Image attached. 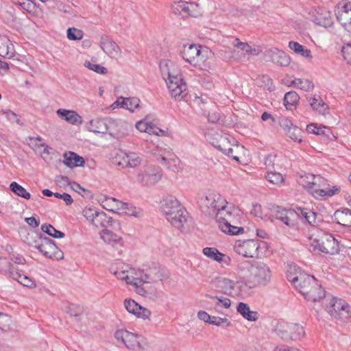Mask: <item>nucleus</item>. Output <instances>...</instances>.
Instances as JSON below:
<instances>
[{
    "label": "nucleus",
    "mask_w": 351,
    "mask_h": 351,
    "mask_svg": "<svg viewBox=\"0 0 351 351\" xmlns=\"http://www.w3.org/2000/svg\"><path fill=\"white\" fill-rule=\"evenodd\" d=\"M239 223L228 224L219 228L222 232L230 235H237L243 233L244 228L238 226Z\"/></svg>",
    "instance_id": "44"
},
{
    "label": "nucleus",
    "mask_w": 351,
    "mask_h": 351,
    "mask_svg": "<svg viewBox=\"0 0 351 351\" xmlns=\"http://www.w3.org/2000/svg\"><path fill=\"white\" fill-rule=\"evenodd\" d=\"M272 61L281 66H287L290 64L289 57L285 52L278 49L273 52Z\"/></svg>",
    "instance_id": "37"
},
{
    "label": "nucleus",
    "mask_w": 351,
    "mask_h": 351,
    "mask_svg": "<svg viewBox=\"0 0 351 351\" xmlns=\"http://www.w3.org/2000/svg\"><path fill=\"white\" fill-rule=\"evenodd\" d=\"M99 210L93 208H86L83 210V215L93 222V219H95L96 217L95 214H97Z\"/></svg>",
    "instance_id": "64"
},
{
    "label": "nucleus",
    "mask_w": 351,
    "mask_h": 351,
    "mask_svg": "<svg viewBox=\"0 0 351 351\" xmlns=\"http://www.w3.org/2000/svg\"><path fill=\"white\" fill-rule=\"evenodd\" d=\"M295 213L293 209H288L285 215H283L282 218L278 219V220L288 227H293L295 224Z\"/></svg>",
    "instance_id": "46"
},
{
    "label": "nucleus",
    "mask_w": 351,
    "mask_h": 351,
    "mask_svg": "<svg viewBox=\"0 0 351 351\" xmlns=\"http://www.w3.org/2000/svg\"><path fill=\"white\" fill-rule=\"evenodd\" d=\"M306 130L308 133L321 135L326 134V130L329 131L330 129L324 125H318L317 123H311L306 126Z\"/></svg>",
    "instance_id": "50"
},
{
    "label": "nucleus",
    "mask_w": 351,
    "mask_h": 351,
    "mask_svg": "<svg viewBox=\"0 0 351 351\" xmlns=\"http://www.w3.org/2000/svg\"><path fill=\"white\" fill-rule=\"evenodd\" d=\"M288 280L294 285L300 293L303 295L308 294L311 298L313 297V292L310 291V289L313 286L317 287V281L315 278L308 274H300L299 276L293 277V278H291V276L288 275Z\"/></svg>",
    "instance_id": "12"
},
{
    "label": "nucleus",
    "mask_w": 351,
    "mask_h": 351,
    "mask_svg": "<svg viewBox=\"0 0 351 351\" xmlns=\"http://www.w3.org/2000/svg\"><path fill=\"white\" fill-rule=\"evenodd\" d=\"M205 298L213 300L214 309L217 312H220L221 308H228L231 305V300L223 296H214L206 293L205 294Z\"/></svg>",
    "instance_id": "33"
},
{
    "label": "nucleus",
    "mask_w": 351,
    "mask_h": 351,
    "mask_svg": "<svg viewBox=\"0 0 351 351\" xmlns=\"http://www.w3.org/2000/svg\"><path fill=\"white\" fill-rule=\"evenodd\" d=\"M267 180L274 184H280L283 183L284 178L281 173L278 172H268L265 176Z\"/></svg>",
    "instance_id": "52"
},
{
    "label": "nucleus",
    "mask_w": 351,
    "mask_h": 351,
    "mask_svg": "<svg viewBox=\"0 0 351 351\" xmlns=\"http://www.w3.org/2000/svg\"><path fill=\"white\" fill-rule=\"evenodd\" d=\"M12 44H2L0 45V56L6 58H11L14 56L13 48Z\"/></svg>",
    "instance_id": "57"
},
{
    "label": "nucleus",
    "mask_w": 351,
    "mask_h": 351,
    "mask_svg": "<svg viewBox=\"0 0 351 351\" xmlns=\"http://www.w3.org/2000/svg\"><path fill=\"white\" fill-rule=\"evenodd\" d=\"M300 99L298 94L295 91L287 92L284 97V105L287 110L295 106Z\"/></svg>",
    "instance_id": "39"
},
{
    "label": "nucleus",
    "mask_w": 351,
    "mask_h": 351,
    "mask_svg": "<svg viewBox=\"0 0 351 351\" xmlns=\"http://www.w3.org/2000/svg\"><path fill=\"white\" fill-rule=\"evenodd\" d=\"M169 64L171 62L169 60H162L160 62L159 66L171 95L176 100L187 101L186 84L184 82L181 75H173L170 71Z\"/></svg>",
    "instance_id": "2"
},
{
    "label": "nucleus",
    "mask_w": 351,
    "mask_h": 351,
    "mask_svg": "<svg viewBox=\"0 0 351 351\" xmlns=\"http://www.w3.org/2000/svg\"><path fill=\"white\" fill-rule=\"evenodd\" d=\"M351 317V306L347 303L344 305L343 308L340 310L335 318L341 319L343 322L347 320Z\"/></svg>",
    "instance_id": "55"
},
{
    "label": "nucleus",
    "mask_w": 351,
    "mask_h": 351,
    "mask_svg": "<svg viewBox=\"0 0 351 351\" xmlns=\"http://www.w3.org/2000/svg\"><path fill=\"white\" fill-rule=\"evenodd\" d=\"M189 2L180 1L176 2L173 5V12L175 14H180L183 16H186L187 14V5Z\"/></svg>",
    "instance_id": "49"
},
{
    "label": "nucleus",
    "mask_w": 351,
    "mask_h": 351,
    "mask_svg": "<svg viewBox=\"0 0 351 351\" xmlns=\"http://www.w3.org/2000/svg\"><path fill=\"white\" fill-rule=\"evenodd\" d=\"M101 237L106 243L112 245L113 247H117L122 245L121 237L108 229L103 230L101 233Z\"/></svg>",
    "instance_id": "30"
},
{
    "label": "nucleus",
    "mask_w": 351,
    "mask_h": 351,
    "mask_svg": "<svg viewBox=\"0 0 351 351\" xmlns=\"http://www.w3.org/2000/svg\"><path fill=\"white\" fill-rule=\"evenodd\" d=\"M27 243L38 249L40 253L49 258L58 259L63 258V254L61 252H56L58 247L54 241L48 237H40L38 241H34V242L27 241Z\"/></svg>",
    "instance_id": "9"
},
{
    "label": "nucleus",
    "mask_w": 351,
    "mask_h": 351,
    "mask_svg": "<svg viewBox=\"0 0 351 351\" xmlns=\"http://www.w3.org/2000/svg\"><path fill=\"white\" fill-rule=\"evenodd\" d=\"M140 102L139 99L136 97L124 98L123 97H120L114 104H117L121 108H124L131 112H134L135 109L138 108Z\"/></svg>",
    "instance_id": "29"
},
{
    "label": "nucleus",
    "mask_w": 351,
    "mask_h": 351,
    "mask_svg": "<svg viewBox=\"0 0 351 351\" xmlns=\"http://www.w3.org/2000/svg\"><path fill=\"white\" fill-rule=\"evenodd\" d=\"M289 47L297 54H300L305 58H311V50L305 48L303 45L297 42L290 41L289 43Z\"/></svg>",
    "instance_id": "38"
},
{
    "label": "nucleus",
    "mask_w": 351,
    "mask_h": 351,
    "mask_svg": "<svg viewBox=\"0 0 351 351\" xmlns=\"http://www.w3.org/2000/svg\"><path fill=\"white\" fill-rule=\"evenodd\" d=\"M10 189L14 194L24 199H29L31 197L30 193L16 182H11L10 184Z\"/></svg>",
    "instance_id": "40"
},
{
    "label": "nucleus",
    "mask_w": 351,
    "mask_h": 351,
    "mask_svg": "<svg viewBox=\"0 0 351 351\" xmlns=\"http://www.w3.org/2000/svg\"><path fill=\"white\" fill-rule=\"evenodd\" d=\"M161 164L167 167V168L176 171L178 170L180 165V160L176 156H173L171 158H166L165 156L161 158Z\"/></svg>",
    "instance_id": "42"
},
{
    "label": "nucleus",
    "mask_w": 351,
    "mask_h": 351,
    "mask_svg": "<svg viewBox=\"0 0 351 351\" xmlns=\"http://www.w3.org/2000/svg\"><path fill=\"white\" fill-rule=\"evenodd\" d=\"M211 288L216 292L231 296L234 289V282L223 277L213 278L210 282Z\"/></svg>",
    "instance_id": "16"
},
{
    "label": "nucleus",
    "mask_w": 351,
    "mask_h": 351,
    "mask_svg": "<svg viewBox=\"0 0 351 351\" xmlns=\"http://www.w3.org/2000/svg\"><path fill=\"white\" fill-rule=\"evenodd\" d=\"M237 310L243 318L248 321L255 322L258 319V313L251 311L248 304L244 302H239Z\"/></svg>",
    "instance_id": "32"
},
{
    "label": "nucleus",
    "mask_w": 351,
    "mask_h": 351,
    "mask_svg": "<svg viewBox=\"0 0 351 351\" xmlns=\"http://www.w3.org/2000/svg\"><path fill=\"white\" fill-rule=\"evenodd\" d=\"M99 44L104 52L111 58H115L121 52L119 45L107 36H102L100 38Z\"/></svg>",
    "instance_id": "23"
},
{
    "label": "nucleus",
    "mask_w": 351,
    "mask_h": 351,
    "mask_svg": "<svg viewBox=\"0 0 351 351\" xmlns=\"http://www.w3.org/2000/svg\"><path fill=\"white\" fill-rule=\"evenodd\" d=\"M239 210L232 205L226 204L215 217L219 228L231 223H239Z\"/></svg>",
    "instance_id": "13"
},
{
    "label": "nucleus",
    "mask_w": 351,
    "mask_h": 351,
    "mask_svg": "<svg viewBox=\"0 0 351 351\" xmlns=\"http://www.w3.org/2000/svg\"><path fill=\"white\" fill-rule=\"evenodd\" d=\"M295 213V217H300L304 219V222L306 221L307 216L308 215V213L311 212V210L306 208H301L296 207L295 209H293Z\"/></svg>",
    "instance_id": "61"
},
{
    "label": "nucleus",
    "mask_w": 351,
    "mask_h": 351,
    "mask_svg": "<svg viewBox=\"0 0 351 351\" xmlns=\"http://www.w3.org/2000/svg\"><path fill=\"white\" fill-rule=\"evenodd\" d=\"M245 265L248 267L247 280L249 284L253 287L265 286L270 282L271 274L267 264L257 261L250 265V267L249 262H245Z\"/></svg>",
    "instance_id": "4"
},
{
    "label": "nucleus",
    "mask_w": 351,
    "mask_h": 351,
    "mask_svg": "<svg viewBox=\"0 0 351 351\" xmlns=\"http://www.w3.org/2000/svg\"><path fill=\"white\" fill-rule=\"evenodd\" d=\"M295 213L293 209H288L285 215H283L282 218L278 219V220L288 227H293L295 224Z\"/></svg>",
    "instance_id": "45"
},
{
    "label": "nucleus",
    "mask_w": 351,
    "mask_h": 351,
    "mask_svg": "<svg viewBox=\"0 0 351 351\" xmlns=\"http://www.w3.org/2000/svg\"><path fill=\"white\" fill-rule=\"evenodd\" d=\"M114 337L123 343L129 349L137 350L142 348L141 341L143 338L137 334L125 330H119L115 332Z\"/></svg>",
    "instance_id": "15"
},
{
    "label": "nucleus",
    "mask_w": 351,
    "mask_h": 351,
    "mask_svg": "<svg viewBox=\"0 0 351 351\" xmlns=\"http://www.w3.org/2000/svg\"><path fill=\"white\" fill-rule=\"evenodd\" d=\"M58 117L73 125H80L82 123V118L75 111L66 109H58L56 112Z\"/></svg>",
    "instance_id": "25"
},
{
    "label": "nucleus",
    "mask_w": 351,
    "mask_h": 351,
    "mask_svg": "<svg viewBox=\"0 0 351 351\" xmlns=\"http://www.w3.org/2000/svg\"><path fill=\"white\" fill-rule=\"evenodd\" d=\"M124 306L128 313L136 315L138 318L143 319H149L151 312L149 309L141 306L134 300L125 299Z\"/></svg>",
    "instance_id": "19"
},
{
    "label": "nucleus",
    "mask_w": 351,
    "mask_h": 351,
    "mask_svg": "<svg viewBox=\"0 0 351 351\" xmlns=\"http://www.w3.org/2000/svg\"><path fill=\"white\" fill-rule=\"evenodd\" d=\"M63 156L64 158L63 163L68 167H83L85 164L84 158L73 152H65Z\"/></svg>",
    "instance_id": "26"
},
{
    "label": "nucleus",
    "mask_w": 351,
    "mask_h": 351,
    "mask_svg": "<svg viewBox=\"0 0 351 351\" xmlns=\"http://www.w3.org/2000/svg\"><path fill=\"white\" fill-rule=\"evenodd\" d=\"M210 324L215 325L217 326L228 327L231 325V322L226 317L212 316Z\"/></svg>",
    "instance_id": "56"
},
{
    "label": "nucleus",
    "mask_w": 351,
    "mask_h": 351,
    "mask_svg": "<svg viewBox=\"0 0 351 351\" xmlns=\"http://www.w3.org/2000/svg\"><path fill=\"white\" fill-rule=\"evenodd\" d=\"M326 180L319 175H314L313 187L312 193H315L320 196H332L337 192L339 191V189L334 186V190H326L320 189L321 186L326 185Z\"/></svg>",
    "instance_id": "20"
},
{
    "label": "nucleus",
    "mask_w": 351,
    "mask_h": 351,
    "mask_svg": "<svg viewBox=\"0 0 351 351\" xmlns=\"http://www.w3.org/2000/svg\"><path fill=\"white\" fill-rule=\"evenodd\" d=\"M291 84H297L296 87L304 91H310L314 88L313 83L308 79L295 78Z\"/></svg>",
    "instance_id": "41"
},
{
    "label": "nucleus",
    "mask_w": 351,
    "mask_h": 351,
    "mask_svg": "<svg viewBox=\"0 0 351 351\" xmlns=\"http://www.w3.org/2000/svg\"><path fill=\"white\" fill-rule=\"evenodd\" d=\"M162 178V174L158 167L147 165L137 174V180L145 186H152L156 184Z\"/></svg>",
    "instance_id": "14"
},
{
    "label": "nucleus",
    "mask_w": 351,
    "mask_h": 351,
    "mask_svg": "<svg viewBox=\"0 0 351 351\" xmlns=\"http://www.w3.org/2000/svg\"><path fill=\"white\" fill-rule=\"evenodd\" d=\"M96 216L95 219H93V223L97 227H108V226H117L119 228V221L113 219L112 217L108 216L104 211H99Z\"/></svg>",
    "instance_id": "24"
},
{
    "label": "nucleus",
    "mask_w": 351,
    "mask_h": 351,
    "mask_svg": "<svg viewBox=\"0 0 351 351\" xmlns=\"http://www.w3.org/2000/svg\"><path fill=\"white\" fill-rule=\"evenodd\" d=\"M41 230L45 233L47 234L48 235L56 238V239H61L64 237V233L56 230L53 226L51 224H43L41 226Z\"/></svg>",
    "instance_id": "43"
},
{
    "label": "nucleus",
    "mask_w": 351,
    "mask_h": 351,
    "mask_svg": "<svg viewBox=\"0 0 351 351\" xmlns=\"http://www.w3.org/2000/svg\"><path fill=\"white\" fill-rule=\"evenodd\" d=\"M288 209L283 208L279 206H273L270 208L271 215L276 219L282 218L283 215L287 212Z\"/></svg>",
    "instance_id": "60"
},
{
    "label": "nucleus",
    "mask_w": 351,
    "mask_h": 351,
    "mask_svg": "<svg viewBox=\"0 0 351 351\" xmlns=\"http://www.w3.org/2000/svg\"><path fill=\"white\" fill-rule=\"evenodd\" d=\"M326 299L328 300H325V302L323 303V304H324L326 311L331 316H333L334 317H337L340 310L343 308L346 303L345 301L337 298H334L330 295H328Z\"/></svg>",
    "instance_id": "21"
},
{
    "label": "nucleus",
    "mask_w": 351,
    "mask_h": 351,
    "mask_svg": "<svg viewBox=\"0 0 351 351\" xmlns=\"http://www.w3.org/2000/svg\"><path fill=\"white\" fill-rule=\"evenodd\" d=\"M218 136L219 138L211 142V144L223 154L232 157L236 161H239V157L237 155H233L234 149L229 138L222 135H218Z\"/></svg>",
    "instance_id": "18"
},
{
    "label": "nucleus",
    "mask_w": 351,
    "mask_h": 351,
    "mask_svg": "<svg viewBox=\"0 0 351 351\" xmlns=\"http://www.w3.org/2000/svg\"><path fill=\"white\" fill-rule=\"evenodd\" d=\"M103 207L106 210L113 211L114 207L118 210H125L128 208V204L115 199L114 197H108L104 202Z\"/></svg>",
    "instance_id": "36"
},
{
    "label": "nucleus",
    "mask_w": 351,
    "mask_h": 351,
    "mask_svg": "<svg viewBox=\"0 0 351 351\" xmlns=\"http://www.w3.org/2000/svg\"><path fill=\"white\" fill-rule=\"evenodd\" d=\"M232 45L234 47L239 48L241 50L245 51L247 54H250L254 51L250 45L247 43H243L239 38H235L232 42Z\"/></svg>",
    "instance_id": "59"
},
{
    "label": "nucleus",
    "mask_w": 351,
    "mask_h": 351,
    "mask_svg": "<svg viewBox=\"0 0 351 351\" xmlns=\"http://www.w3.org/2000/svg\"><path fill=\"white\" fill-rule=\"evenodd\" d=\"M273 332L280 338L286 341H296L305 334L304 328L300 324L284 320H279L276 323Z\"/></svg>",
    "instance_id": "5"
},
{
    "label": "nucleus",
    "mask_w": 351,
    "mask_h": 351,
    "mask_svg": "<svg viewBox=\"0 0 351 351\" xmlns=\"http://www.w3.org/2000/svg\"><path fill=\"white\" fill-rule=\"evenodd\" d=\"M203 253L207 257L217 262H220L221 258L223 256V254L215 247H205L203 250Z\"/></svg>",
    "instance_id": "48"
},
{
    "label": "nucleus",
    "mask_w": 351,
    "mask_h": 351,
    "mask_svg": "<svg viewBox=\"0 0 351 351\" xmlns=\"http://www.w3.org/2000/svg\"><path fill=\"white\" fill-rule=\"evenodd\" d=\"M314 174L306 173L300 176L299 183L304 188L309 189L311 192L313 187Z\"/></svg>",
    "instance_id": "47"
},
{
    "label": "nucleus",
    "mask_w": 351,
    "mask_h": 351,
    "mask_svg": "<svg viewBox=\"0 0 351 351\" xmlns=\"http://www.w3.org/2000/svg\"><path fill=\"white\" fill-rule=\"evenodd\" d=\"M227 201L221 195L215 191L207 192L200 199L201 210L209 216L217 214L226 205Z\"/></svg>",
    "instance_id": "6"
},
{
    "label": "nucleus",
    "mask_w": 351,
    "mask_h": 351,
    "mask_svg": "<svg viewBox=\"0 0 351 351\" xmlns=\"http://www.w3.org/2000/svg\"><path fill=\"white\" fill-rule=\"evenodd\" d=\"M142 161L136 153L130 152L125 154L122 161L117 163L118 165L122 166L123 168H134L141 165Z\"/></svg>",
    "instance_id": "27"
},
{
    "label": "nucleus",
    "mask_w": 351,
    "mask_h": 351,
    "mask_svg": "<svg viewBox=\"0 0 351 351\" xmlns=\"http://www.w3.org/2000/svg\"><path fill=\"white\" fill-rule=\"evenodd\" d=\"M261 244L265 245V243L254 239L238 241L234 246V250L236 253L245 257H256L259 256Z\"/></svg>",
    "instance_id": "10"
},
{
    "label": "nucleus",
    "mask_w": 351,
    "mask_h": 351,
    "mask_svg": "<svg viewBox=\"0 0 351 351\" xmlns=\"http://www.w3.org/2000/svg\"><path fill=\"white\" fill-rule=\"evenodd\" d=\"M322 220V219L319 214L311 210V212L308 213V215L307 216L305 222H307L312 226H317Z\"/></svg>",
    "instance_id": "53"
},
{
    "label": "nucleus",
    "mask_w": 351,
    "mask_h": 351,
    "mask_svg": "<svg viewBox=\"0 0 351 351\" xmlns=\"http://www.w3.org/2000/svg\"><path fill=\"white\" fill-rule=\"evenodd\" d=\"M84 66L89 69L90 70L94 71L95 72L99 73V74H106L107 73V69L104 66L93 64L90 62V61H86L84 64Z\"/></svg>",
    "instance_id": "58"
},
{
    "label": "nucleus",
    "mask_w": 351,
    "mask_h": 351,
    "mask_svg": "<svg viewBox=\"0 0 351 351\" xmlns=\"http://www.w3.org/2000/svg\"><path fill=\"white\" fill-rule=\"evenodd\" d=\"M314 21L318 25L323 26L324 27H330L333 23L331 12L327 10H324L321 13H317Z\"/></svg>",
    "instance_id": "34"
},
{
    "label": "nucleus",
    "mask_w": 351,
    "mask_h": 351,
    "mask_svg": "<svg viewBox=\"0 0 351 351\" xmlns=\"http://www.w3.org/2000/svg\"><path fill=\"white\" fill-rule=\"evenodd\" d=\"M161 210L167 220L175 228L183 230L188 213L173 196H168L161 202Z\"/></svg>",
    "instance_id": "1"
},
{
    "label": "nucleus",
    "mask_w": 351,
    "mask_h": 351,
    "mask_svg": "<svg viewBox=\"0 0 351 351\" xmlns=\"http://www.w3.org/2000/svg\"><path fill=\"white\" fill-rule=\"evenodd\" d=\"M337 21L347 29L351 32V2L345 3L341 10L336 13Z\"/></svg>",
    "instance_id": "22"
},
{
    "label": "nucleus",
    "mask_w": 351,
    "mask_h": 351,
    "mask_svg": "<svg viewBox=\"0 0 351 351\" xmlns=\"http://www.w3.org/2000/svg\"><path fill=\"white\" fill-rule=\"evenodd\" d=\"M333 219L339 224L347 226L351 230V210L345 208L342 210H336L333 215Z\"/></svg>",
    "instance_id": "28"
},
{
    "label": "nucleus",
    "mask_w": 351,
    "mask_h": 351,
    "mask_svg": "<svg viewBox=\"0 0 351 351\" xmlns=\"http://www.w3.org/2000/svg\"><path fill=\"white\" fill-rule=\"evenodd\" d=\"M84 33L82 30L75 27H70L67 29V38L71 40H81Z\"/></svg>",
    "instance_id": "54"
},
{
    "label": "nucleus",
    "mask_w": 351,
    "mask_h": 351,
    "mask_svg": "<svg viewBox=\"0 0 351 351\" xmlns=\"http://www.w3.org/2000/svg\"><path fill=\"white\" fill-rule=\"evenodd\" d=\"M309 250L321 252L325 254H335L339 252L338 241L331 234H324L315 239L310 245Z\"/></svg>",
    "instance_id": "8"
},
{
    "label": "nucleus",
    "mask_w": 351,
    "mask_h": 351,
    "mask_svg": "<svg viewBox=\"0 0 351 351\" xmlns=\"http://www.w3.org/2000/svg\"><path fill=\"white\" fill-rule=\"evenodd\" d=\"M179 54L187 63L194 67L206 69L208 66L207 59L211 55V51L195 44L183 45Z\"/></svg>",
    "instance_id": "3"
},
{
    "label": "nucleus",
    "mask_w": 351,
    "mask_h": 351,
    "mask_svg": "<svg viewBox=\"0 0 351 351\" xmlns=\"http://www.w3.org/2000/svg\"><path fill=\"white\" fill-rule=\"evenodd\" d=\"M187 16H191L193 17H197L199 15L202 14V10L199 7V5L195 2H189V5H187Z\"/></svg>",
    "instance_id": "51"
},
{
    "label": "nucleus",
    "mask_w": 351,
    "mask_h": 351,
    "mask_svg": "<svg viewBox=\"0 0 351 351\" xmlns=\"http://www.w3.org/2000/svg\"><path fill=\"white\" fill-rule=\"evenodd\" d=\"M309 101L312 108L319 114H326L328 112V106L319 96L315 95L310 98Z\"/></svg>",
    "instance_id": "35"
},
{
    "label": "nucleus",
    "mask_w": 351,
    "mask_h": 351,
    "mask_svg": "<svg viewBox=\"0 0 351 351\" xmlns=\"http://www.w3.org/2000/svg\"><path fill=\"white\" fill-rule=\"evenodd\" d=\"M341 52L344 60L348 64H351V44H347L343 47Z\"/></svg>",
    "instance_id": "63"
},
{
    "label": "nucleus",
    "mask_w": 351,
    "mask_h": 351,
    "mask_svg": "<svg viewBox=\"0 0 351 351\" xmlns=\"http://www.w3.org/2000/svg\"><path fill=\"white\" fill-rule=\"evenodd\" d=\"M310 291L313 292V297L311 298L308 294H305L304 296L306 299L308 300H311L313 302H322V304L326 300L328 295L326 294V291L322 289V287L321 285L317 284V287H315V286H313Z\"/></svg>",
    "instance_id": "31"
},
{
    "label": "nucleus",
    "mask_w": 351,
    "mask_h": 351,
    "mask_svg": "<svg viewBox=\"0 0 351 351\" xmlns=\"http://www.w3.org/2000/svg\"><path fill=\"white\" fill-rule=\"evenodd\" d=\"M125 123L122 121H115L111 119L104 118V119H96L90 120L87 128L88 131L94 133L106 134L109 131V134L111 136H114L115 134L111 131L112 125H120L123 126Z\"/></svg>",
    "instance_id": "11"
},
{
    "label": "nucleus",
    "mask_w": 351,
    "mask_h": 351,
    "mask_svg": "<svg viewBox=\"0 0 351 351\" xmlns=\"http://www.w3.org/2000/svg\"><path fill=\"white\" fill-rule=\"evenodd\" d=\"M170 278L169 271L159 263L151 262L145 266L141 279L143 282H164Z\"/></svg>",
    "instance_id": "7"
},
{
    "label": "nucleus",
    "mask_w": 351,
    "mask_h": 351,
    "mask_svg": "<svg viewBox=\"0 0 351 351\" xmlns=\"http://www.w3.org/2000/svg\"><path fill=\"white\" fill-rule=\"evenodd\" d=\"M8 272L9 274L10 277L17 281L19 280L20 277H21V274L17 271L16 269L14 267L13 264L10 262L8 263Z\"/></svg>",
    "instance_id": "62"
},
{
    "label": "nucleus",
    "mask_w": 351,
    "mask_h": 351,
    "mask_svg": "<svg viewBox=\"0 0 351 351\" xmlns=\"http://www.w3.org/2000/svg\"><path fill=\"white\" fill-rule=\"evenodd\" d=\"M279 125L285 131V134L293 141L302 142V130L287 117H282L279 120Z\"/></svg>",
    "instance_id": "17"
}]
</instances>
